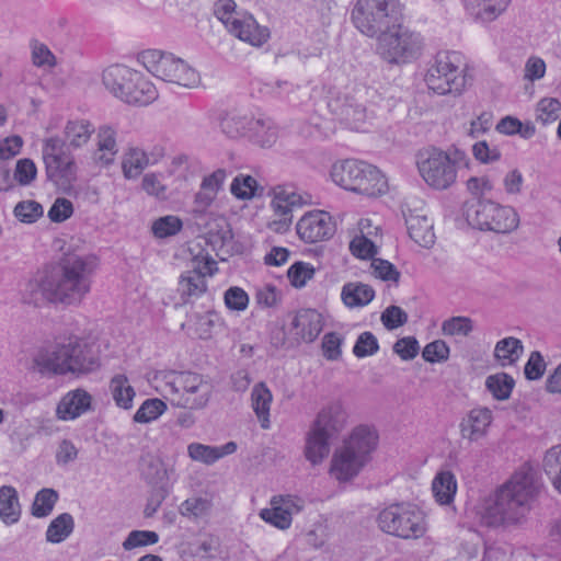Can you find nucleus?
<instances>
[{
    "instance_id": "5",
    "label": "nucleus",
    "mask_w": 561,
    "mask_h": 561,
    "mask_svg": "<svg viewBox=\"0 0 561 561\" xmlns=\"http://www.w3.org/2000/svg\"><path fill=\"white\" fill-rule=\"evenodd\" d=\"M377 443L376 431L366 425L355 427L343 445L334 451L331 474L339 481L355 478L370 460V454L376 449Z\"/></svg>"
},
{
    "instance_id": "64",
    "label": "nucleus",
    "mask_w": 561,
    "mask_h": 561,
    "mask_svg": "<svg viewBox=\"0 0 561 561\" xmlns=\"http://www.w3.org/2000/svg\"><path fill=\"white\" fill-rule=\"evenodd\" d=\"M370 266L376 277L382 280H399L400 273L389 261L382 259H373Z\"/></svg>"
},
{
    "instance_id": "30",
    "label": "nucleus",
    "mask_w": 561,
    "mask_h": 561,
    "mask_svg": "<svg viewBox=\"0 0 561 561\" xmlns=\"http://www.w3.org/2000/svg\"><path fill=\"white\" fill-rule=\"evenodd\" d=\"M331 438V436L320 431H317L314 427L311 426L306 439V459L310 461L313 466L321 463L330 453Z\"/></svg>"
},
{
    "instance_id": "22",
    "label": "nucleus",
    "mask_w": 561,
    "mask_h": 561,
    "mask_svg": "<svg viewBox=\"0 0 561 561\" xmlns=\"http://www.w3.org/2000/svg\"><path fill=\"white\" fill-rule=\"evenodd\" d=\"M323 328L321 314L313 309H304L296 313L291 321V331L304 342H313Z\"/></svg>"
},
{
    "instance_id": "25",
    "label": "nucleus",
    "mask_w": 561,
    "mask_h": 561,
    "mask_svg": "<svg viewBox=\"0 0 561 561\" xmlns=\"http://www.w3.org/2000/svg\"><path fill=\"white\" fill-rule=\"evenodd\" d=\"M359 233L356 234L350 242L351 253L363 260L374 259L377 254V247L370 239L373 234H377L379 227H371L370 219H360L358 222Z\"/></svg>"
},
{
    "instance_id": "7",
    "label": "nucleus",
    "mask_w": 561,
    "mask_h": 561,
    "mask_svg": "<svg viewBox=\"0 0 561 561\" xmlns=\"http://www.w3.org/2000/svg\"><path fill=\"white\" fill-rule=\"evenodd\" d=\"M107 92L121 102L135 106H147L158 99V90L149 79L119 64L107 67Z\"/></svg>"
},
{
    "instance_id": "9",
    "label": "nucleus",
    "mask_w": 561,
    "mask_h": 561,
    "mask_svg": "<svg viewBox=\"0 0 561 561\" xmlns=\"http://www.w3.org/2000/svg\"><path fill=\"white\" fill-rule=\"evenodd\" d=\"M377 525L381 531L400 539H419L427 531L425 514L415 504L394 503L379 512Z\"/></svg>"
},
{
    "instance_id": "33",
    "label": "nucleus",
    "mask_w": 561,
    "mask_h": 561,
    "mask_svg": "<svg viewBox=\"0 0 561 561\" xmlns=\"http://www.w3.org/2000/svg\"><path fill=\"white\" fill-rule=\"evenodd\" d=\"M375 297V290L370 285L359 282L346 283L342 287L341 298L350 308L364 307Z\"/></svg>"
},
{
    "instance_id": "45",
    "label": "nucleus",
    "mask_w": 561,
    "mask_h": 561,
    "mask_svg": "<svg viewBox=\"0 0 561 561\" xmlns=\"http://www.w3.org/2000/svg\"><path fill=\"white\" fill-rule=\"evenodd\" d=\"M58 500V493L53 489H42L35 495L33 505H32V514L35 517H46L48 516L56 502Z\"/></svg>"
},
{
    "instance_id": "17",
    "label": "nucleus",
    "mask_w": 561,
    "mask_h": 561,
    "mask_svg": "<svg viewBox=\"0 0 561 561\" xmlns=\"http://www.w3.org/2000/svg\"><path fill=\"white\" fill-rule=\"evenodd\" d=\"M327 105L332 115L352 128H359V124L366 119L365 106L358 102L348 88L344 90L330 89Z\"/></svg>"
},
{
    "instance_id": "6",
    "label": "nucleus",
    "mask_w": 561,
    "mask_h": 561,
    "mask_svg": "<svg viewBox=\"0 0 561 561\" xmlns=\"http://www.w3.org/2000/svg\"><path fill=\"white\" fill-rule=\"evenodd\" d=\"M331 178L336 185L368 197L381 196L388 191V182L381 171L356 159L335 162Z\"/></svg>"
},
{
    "instance_id": "38",
    "label": "nucleus",
    "mask_w": 561,
    "mask_h": 561,
    "mask_svg": "<svg viewBox=\"0 0 561 561\" xmlns=\"http://www.w3.org/2000/svg\"><path fill=\"white\" fill-rule=\"evenodd\" d=\"M511 0H466L468 7L477 9L476 15L483 22L494 21L502 14Z\"/></svg>"
},
{
    "instance_id": "36",
    "label": "nucleus",
    "mask_w": 561,
    "mask_h": 561,
    "mask_svg": "<svg viewBox=\"0 0 561 561\" xmlns=\"http://www.w3.org/2000/svg\"><path fill=\"white\" fill-rule=\"evenodd\" d=\"M147 167L148 158L141 148H130L123 157L122 169L127 180L137 179Z\"/></svg>"
},
{
    "instance_id": "54",
    "label": "nucleus",
    "mask_w": 561,
    "mask_h": 561,
    "mask_svg": "<svg viewBox=\"0 0 561 561\" xmlns=\"http://www.w3.org/2000/svg\"><path fill=\"white\" fill-rule=\"evenodd\" d=\"M472 330V320L467 317H453L442 324V331L445 335L468 336Z\"/></svg>"
},
{
    "instance_id": "43",
    "label": "nucleus",
    "mask_w": 561,
    "mask_h": 561,
    "mask_svg": "<svg viewBox=\"0 0 561 561\" xmlns=\"http://www.w3.org/2000/svg\"><path fill=\"white\" fill-rule=\"evenodd\" d=\"M542 467L553 488L561 494V447L554 446L546 453Z\"/></svg>"
},
{
    "instance_id": "15",
    "label": "nucleus",
    "mask_w": 561,
    "mask_h": 561,
    "mask_svg": "<svg viewBox=\"0 0 561 561\" xmlns=\"http://www.w3.org/2000/svg\"><path fill=\"white\" fill-rule=\"evenodd\" d=\"M221 130L230 138L247 136L261 147H271L277 139V128L270 118H254L239 112L228 113L220 123Z\"/></svg>"
},
{
    "instance_id": "26",
    "label": "nucleus",
    "mask_w": 561,
    "mask_h": 561,
    "mask_svg": "<svg viewBox=\"0 0 561 561\" xmlns=\"http://www.w3.org/2000/svg\"><path fill=\"white\" fill-rule=\"evenodd\" d=\"M237 448L238 446L234 442H228L221 446L191 443L187 446V455L194 461L202 462L206 466H211L219 459L236 453Z\"/></svg>"
},
{
    "instance_id": "14",
    "label": "nucleus",
    "mask_w": 561,
    "mask_h": 561,
    "mask_svg": "<svg viewBox=\"0 0 561 561\" xmlns=\"http://www.w3.org/2000/svg\"><path fill=\"white\" fill-rule=\"evenodd\" d=\"M377 49L389 64H408L422 55L424 38L420 33L398 25L380 34Z\"/></svg>"
},
{
    "instance_id": "46",
    "label": "nucleus",
    "mask_w": 561,
    "mask_h": 561,
    "mask_svg": "<svg viewBox=\"0 0 561 561\" xmlns=\"http://www.w3.org/2000/svg\"><path fill=\"white\" fill-rule=\"evenodd\" d=\"M183 227L182 220L178 216L168 215L156 219L152 222L151 231L158 239H164L175 236Z\"/></svg>"
},
{
    "instance_id": "13",
    "label": "nucleus",
    "mask_w": 561,
    "mask_h": 561,
    "mask_svg": "<svg viewBox=\"0 0 561 561\" xmlns=\"http://www.w3.org/2000/svg\"><path fill=\"white\" fill-rule=\"evenodd\" d=\"M465 215L473 228L496 233H510L519 225V216L513 207L502 206L492 201L467 203Z\"/></svg>"
},
{
    "instance_id": "11",
    "label": "nucleus",
    "mask_w": 561,
    "mask_h": 561,
    "mask_svg": "<svg viewBox=\"0 0 561 561\" xmlns=\"http://www.w3.org/2000/svg\"><path fill=\"white\" fill-rule=\"evenodd\" d=\"M139 60L150 73L165 82L185 88H193L199 82L198 72L173 54L147 49L139 54Z\"/></svg>"
},
{
    "instance_id": "20",
    "label": "nucleus",
    "mask_w": 561,
    "mask_h": 561,
    "mask_svg": "<svg viewBox=\"0 0 561 561\" xmlns=\"http://www.w3.org/2000/svg\"><path fill=\"white\" fill-rule=\"evenodd\" d=\"M347 422V413L341 401H333L323 407L316 420L312 427L331 437L336 436L344 430Z\"/></svg>"
},
{
    "instance_id": "55",
    "label": "nucleus",
    "mask_w": 561,
    "mask_h": 561,
    "mask_svg": "<svg viewBox=\"0 0 561 561\" xmlns=\"http://www.w3.org/2000/svg\"><path fill=\"white\" fill-rule=\"evenodd\" d=\"M141 188L149 196L161 201H165L168 198V187L162 183L160 174L158 173H146L141 180Z\"/></svg>"
},
{
    "instance_id": "3",
    "label": "nucleus",
    "mask_w": 561,
    "mask_h": 561,
    "mask_svg": "<svg viewBox=\"0 0 561 561\" xmlns=\"http://www.w3.org/2000/svg\"><path fill=\"white\" fill-rule=\"evenodd\" d=\"M151 385L173 407L190 411L205 409L214 389L206 376L193 371L159 370Z\"/></svg>"
},
{
    "instance_id": "56",
    "label": "nucleus",
    "mask_w": 561,
    "mask_h": 561,
    "mask_svg": "<svg viewBox=\"0 0 561 561\" xmlns=\"http://www.w3.org/2000/svg\"><path fill=\"white\" fill-rule=\"evenodd\" d=\"M159 541V535L152 530H133L129 533L123 547L125 550H131L138 547L154 545Z\"/></svg>"
},
{
    "instance_id": "21",
    "label": "nucleus",
    "mask_w": 561,
    "mask_h": 561,
    "mask_svg": "<svg viewBox=\"0 0 561 561\" xmlns=\"http://www.w3.org/2000/svg\"><path fill=\"white\" fill-rule=\"evenodd\" d=\"M230 34L253 46H261L270 37L268 30L261 27L255 19L249 14H240L226 27Z\"/></svg>"
},
{
    "instance_id": "39",
    "label": "nucleus",
    "mask_w": 561,
    "mask_h": 561,
    "mask_svg": "<svg viewBox=\"0 0 561 561\" xmlns=\"http://www.w3.org/2000/svg\"><path fill=\"white\" fill-rule=\"evenodd\" d=\"M514 387V378L506 373H496L485 379V388L497 401L510 399Z\"/></svg>"
},
{
    "instance_id": "18",
    "label": "nucleus",
    "mask_w": 561,
    "mask_h": 561,
    "mask_svg": "<svg viewBox=\"0 0 561 561\" xmlns=\"http://www.w3.org/2000/svg\"><path fill=\"white\" fill-rule=\"evenodd\" d=\"M297 233L307 243L330 239L335 231L332 217L323 210H313L304 215L296 226Z\"/></svg>"
},
{
    "instance_id": "42",
    "label": "nucleus",
    "mask_w": 561,
    "mask_h": 561,
    "mask_svg": "<svg viewBox=\"0 0 561 561\" xmlns=\"http://www.w3.org/2000/svg\"><path fill=\"white\" fill-rule=\"evenodd\" d=\"M93 126L84 119L69 121L65 127V138L72 147H81L93 134Z\"/></svg>"
},
{
    "instance_id": "23",
    "label": "nucleus",
    "mask_w": 561,
    "mask_h": 561,
    "mask_svg": "<svg viewBox=\"0 0 561 561\" xmlns=\"http://www.w3.org/2000/svg\"><path fill=\"white\" fill-rule=\"evenodd\" d=\"M227 173L224 169H217L205 176L201 183L199 191L195 194L194 205L199 213L206 211L215 202L219 191L226 181Z\"/></svg>"
},
{
    "instance_id": "35",
    "label": "nucleus",
    "mask_w": 561,
    "mask_h": 561,
    "mask_svg": "<svg viewBox=\"0 0 561 561\" xmlns=\"http://www.w3.org/2000/svg\"><path fill=\"white\" fill-rule=\"evenodd\" d=\"M110 388L113 400L118 408L124 410L133 408V401L136 392L125 375L114 376L111 380Z\"/></svg>"
},
{
    "instance_id": "8",
    "label": "nucleus",
    "mask_w": 561,
    "mask_h": 561,
    "mask_svg": "<svg viewBox=\"0 0 561 561\" xmlns=\"http://www.w3.org/2000/svg\"><path fill=\"white\" fill-rule=\"evenodd\" d=\"M467 165L466 153L458 149L451 152L433 149L417 160L421 178L436 191L450 188L457 182L459 169Z\"/></svg>"
},
{
    "instance_id": "1",
    "label": "nucleus",
    "mask_w": 561,
    "mask_h": 561,
    "mask_svg": "<svg viewBox=\"0 0 561 561\" xmlns=\"http://www.w3.org/2000/svg\"><path fill=\"white\" fill-rule=\"evenodd\" d=\"M95 255L66 254L57 266L44 271L27 284L25 301L36 307L46 302L71 304L90 290V277L99 267Z\"/></svg>"
},
{
    "instance_id": "57",
    "label": "nucleus",
    "mask_w": 561,
    "mask_h": 561,
    "mask_svg": "<svg viewBox=\"0 0 561 561\" xmlns=\"http://www.w3.org/2000/svg\"><path fill=\"white\" fill-rule=\"evenodd\" d=\"M379 350L377 337L369 331L363 332L358 335L357 341L353 347V353L358 358H364L376 354Z\"/></svg>"
},
{
    "instance_id": "47",
    "label": "nucleus",
    "mask_w": 561,
    "mask_h": 561,
    "mask_svg": "<svg viewBox=\"0 0 561 561\" xmlns=\"http://www.w3.org/2000/svg\"><path fill=\"white\" fill-rule=\"evenodd\" d=\"M168 173L180 182H187L194 174V160L187 154L173 157Z\"/></svg>"
},
{
    "instance_id": "16",
    "label": "nucleus",
    "mask_w": 561,
    "mask_h": 561,
    "mask_svg": "<svg viewBox=\"0 0 561 561\" xmlns=\"http://www.w3.org/2000/svg\"><path fill=\"white\" fill-rule=\"evenodd\" d=\"M42 152L47 178L58 186H70L77 179V164L65 141L57 136L46 138Z\"/></svg>"
},
{
    "instance_id": "53",
    "label": "nucleus",
    "mask_w": 561,
    "mask_h": 561,
    "mask_svg": "<svg viewBox=\"0 0 561 561\" xmlns=\"http://www.w3.org/2000/svg\"><path fill=\"white\" fill-rule=\"evenodd\" d=\"M314 272L310 263L296 262L288 268L287 276L294 287L301 288L314 276Z\"/></svg>"
},
{
    "instance_id": "60",
    "label": "nucleus",
    "mask_w": 561,
    "mask_h": 561,
    "mask_svg": "<svg viewBox=\"0 0 561 561\" xmlns=\"http://www.w3.org/2000/svg\"><path fill=\"white\" fill-rule=\"evenodd\" d=\"M380 320L387 330H394L408 322V313L402 308L392 305L382 311Z\"/></svg>"
},
{
    "instance_id": "4",
    "label": "nucleus",
    "mask_w": 561,
    "mask_h": 561,
    "mask_svg": "<svg viewBox=\"0 0 561 561\" xmlns=\"http://www.w3.org/2000/svg\"><path fill=\"white\" fill-rule=\"evenodd\" d=\"M35 364L42 374L81 375L100 367L99 350L94 344L78 339L68 345H58L53 351H41Z\"/></svg>"
},
{
    "instance_id": "28",
    "label": "nucleus",
    "mask_w": 561,
    "mask_h": 561,
    "mask_svg": "<svg viewBox=\"0 0 561 561\" xmlns=\"http://www.w3.org/2000/svg\"><path fill=\"white\" fill-rule=\"evenodd\" d=\"M310 203L311 196L309 194H302L295 191H283L276 195V198L273 201V206L276 214L280 217L279 221L284 226H288L293 218V207H300Z\"/></svg>"
},
{
    "instance_id": "61",
    "label": "nucleus",
    "mask_w": 561,
    "mask_h": 561,
    "mask_svg": "<svg viewBox=\"0 0 561 561\" xmlns=\"http://www.w3.org/2000/svg\"><path fill=\"white\" fill-rule=\"evenodd\" d=\"M422 356L428 363L445 362L449 357V347L444 341L436 340L424 347Z\"/></svg>"
},
{
    "instance_id": "51",
    "label": "nucleus",
    "mask_w": 561,
    "mask_h": 561,
    "mask_svg": "<svg viewBox=\"0 0 561 561\" xmlns=\"http://www.w3.org/2000/svg\"><path fill=\"white\" fill-rule=\"evenodd\" d=\"M256 188V180L251 175L243 174L237 175L230 185L231 194L239 199L252 198L255 195Z\"/></svg>"
},
{
    "instance_id": "59",
    "label": "nucleus",
    "mask_w": 561,
    "mask_h": 561,
    "mask_svg": "<svg viewBox=\"0 0 561 561\" xmlns=\"http://www.w3.org/2000/svg\"><path fill=\"white\" fill-rule=\"evenodd\" d=\"M73 210L71 201L65 197H58L48 209L47 216L51 222L60 224L69 219Z\"/></svg>"
},
{
    "instance_id": "32",
    "label": "nucleus",
    "mask_w": 561,
    "mask_h": 561,
    "mask_svg": "<svg viewBox=\"0 0 561 561\" xmlns=\"http://www.w3.org/2000/svg\"><path fill=\"white\" fill-rule=\"evenodd\" d=\"M523 353V342L514 336H507L497 341L494 347V358L502 367L515 365Z\"/></svg>"
},
{
    "instance_id": "49",
    "label": "nucleus",
    "mask_w": 561,
    "mask_h": 561,
    "mask_svg": "<svg viewBox=\"0 0 561 561\" xmlns=\"http://www.w3.org/2000/svg\"><path fill=\"white\" fill-rule=\"evenodd\" d=\"M220 324V318L216 312L198 313L194 316V332L199 339H209L214 329Z\"/></svg>"
},
{
    "instance_id": "50",
    "label": "nucleus",
    "mask_w": 561,
    "mask_h": 561,
    "mask_svg": "<svg viewBox=\"0 0 561 561\" xmlns=\"http://www.w3.org/2000/svg\"><path fill=\"white\" fill-rule=\"evenodd\" d=\"M43 214V206L35 201H22L14 207V216L25 224L36 222Z\"/></svg>"
},
{
    "instance_id": "34",
    "label": "nucleus",
    "mask_w": 561,
    "mask_h": 561,
    "mask_svg": "<svg viewBox=\"0 0 561 561\" xmlns=\"http://www.w3.org/2000/svg\"><path fill=\"white\" fill-rule=\"evenodd\" d=\"M21 516L18 492L13 486L3 485L0 488V517L3 523L11 525L16 523Z\"/></svg>"
},
{
    "instance_id": "52",
    "label": "nucleus",
    "mask_w": 561,
    "mask_h": 561,
    "mask_svg": "<svg viewBox=\"0 0 561 561\" xmlns=\"http://www.w3.org/2000/svg\"><path fill=\"white\" fill-rule=\"evenodd\" d=\"M561 103L554 98H545L537 105V121L542 125L557 121L560 116Z\"/></svg>"
},
{
    "instance_id": "19",
    "label": "nucleus",
    "mask_w": 561,
    "mask_h": 561,
    "mask_svg": "<svg viewBox=\"0 0 561 561\" xmlns=\"http://www.w3.org/2000/svg\"><path fill=\"white\" fill-rule=\"evenodd\" d=\"M493 421V413L486 407H478L468 412L459 424L460 435L469 442L484 438Z\"/></svg>"
},
{
    "instance_id": "48",
    "label": "nucleus",
    "mask_w": 561,
    "mask_h": 561,
    "mask_svg": "<svg viewBox=\"0 0 561 561\" xmlns=\"http://www.w3.org/2000/svg\"><path fill=\"white\" fill-rule=\"evenodd\" d=\"M260 517L264 522L282 530L288 529L293 522L289 513L286 510H283L280 505L276 504H271L270 508L261 510Z\"/></svg>"
},
{
    "instance_id": "44",
    "label": "nucleus",
    "mask_w": 561,
    "mask_h": 561,
    "mask_svg": "<svg viewBox=\"0 0 561 561\" xmlns=\"http://www.w3.org/2000/svg\"><path fill=\"white\" fill-rule=\"evenodd\" d=\"M168 407L164 401L158 398L145 400L133 416L135 423L147 424L161 416Z\"/></svg>"
},
{
    "instance_id": "12",
    "label": "nucleus",
    "mask_w": 561,
    "mask_h": 561,
    "mask_svg": "<svg viewBox=\"0 0 561 561\" xmlns=\"http://www.w3.org/2000/svg\"><path fill=\"white\" fill-rule=\"evenodd\" d=\"M399 15L398 0H357L352 10L355 27L370 37L389 30Z\"/></svg>"
},
{
    "instance_id": "2",
    "label": "nucleus",
    "mask_w": 561,
    "mask_h": 561,
    "mask_svg": "<svg viewBox=\"0 0 561 561\" xmlns=\"http://www.w3.org/2000/svg\"><path fill=\"white\" fill-rule=\"evenodd\" d=\"M537 471L524 463L494 494L484 512L490 526H514L522 524L533 507L540 491Z\"/></svg>"
},
{
    "instance_id": "24",
    "label": "nucleus",
    "mask_w": 561,
    "mask_h": 561,
    "mask_svg": "<svg viewBox=\"0 0 561 561\" xmlns=\"http://www.w3.org/2000/svg\"><path fill=\"white\" fill-rule=\"evenodd\" d=\"M90 405V394L84 390L76 389L67 392L61 398L57 405L56 414L57 417L62 421L75 420L88 411Z\"/></svg>"
},
{
    "instance_id": "31",
    "label": "nucleus",
    "mask_w": 561,
    "mask_h": 561,
    "mask_svg": "<svg viewBox=\"0 0 561 561\" xmlns=\"http://www.w3.org/2000/svg\"><path fill=\"white\" fill-rule=\"evenodd\" d=\"M273 400L271 390L264 382L256 383L251 392V407L262 428L270 427V409Z\"/></svg>"
},
{
    "instance_id": "40",
    "label": "nucleus",
    "mask_w": 561,
    "mask_h": 561,
    "mask_svg": "<svg viewBox=\"0 0 561 561\" xmlns=\"http://www.w3.org/2000/svg\"><path fill=\"white\" fill-rule=\"evenodd\" d=\"M141 477L151 485H159L167 479L163 462L156 456L145 455L140 459Z\"/></svg>"
},
{
    "instance_id": "27",
    "label": "nucleus",
    "mask_w": 561,
    "mask_h": 561,
    "mask_svg": "<svg viewBox=\"0 0 561 561\" xmlns=\"http://www.w3.org/2000/svg\"><path fill=\"white\" fill-rule=\"evenodd\" d=\"M206 289L205 275L201 271H186L180 276L178 294L183 305L199 298Z\"/></svg>"
},
{
    "instance_id": "37",
    "label": "nucleus",
    "mask_w": 561,
    "mask_h": 561,
    "mask_svg": "<svg viewBox=\"0 0 561 561\" xmlns=\"http://www.w3.org/2000/svg\"><path fill=\"white\" fill-rule=\"evenodd\" d=\"M432 489L440 504H449L457 491V481L450 471L439 472L433 480Z\"/></svg>"
},
{
    "instance_id": "10",
    "label": "nucleus",
    "mask_w": 561,
    "mask_h": 561,
    "mask_svg": "<svg viewBox=\"0 0 561 561\" xmlns=\"http://www.w3.org/2000/svg\"><path fill=\"white\" fill-rule=\"evenodd\" d=\"M425 82L433 92L460 95L467 84L466 64L458 51H439L427 70Z\"/></svg>"
},
{
    "instance_id": "41",
    "label": "nucleus",
    "mask_w": 561,
    "mask_h": 561,
    "mask_svg": "<svg viewBox=\"0 0 561 561\" xmlns=\"http://www.w3.org/2000/svg\"><path fill=\"white\" fill-rule=\"evenodd\" d=\"M73 528L75 522L72 516L68 513H62L50 522L46 530V539L49 542L59 543L70 536Z\"/></svg>"
},
{
    "instance_id": "29",
    "label": "nucleus",
    "mask_w": 561,
    "mask_h": 561,
    "mask_svg": "<svg viewBox=\"0 0 561 561\" xmlns=\"http://www.w3.org/2000/svg\"><path fill=\"white\" fill-rule=\"evenodd\" d=\"M410 238L423 248H430L435 242L433 222L424 215L410 214L405 218Z\"/></svg>"
},
{
    "instance_id": "63",
    "label": "nucleus",
    "mask_w": 561,
    "mask_h": 561,
    "mask_svg": "<svg viewBox=\"0 0 561 561\" xmlns=\"http://www.w3.org/2000/svg\"><path fill=\"white\" fill-rule=\"evenodd\" d=\"M546 370V363L540 352L534 351L524 367L525 377L528 380H538Z\"/></svg>"
},
{
    "instance_id": "62",
    "label": "nucleus",
    "mask_w": 561,
    "mask_h": 561,
    "mask_svg": "<svg viewBox=\"0 0 561 561\" xmlns=\"http://www.w3.org/2000/svg\"><path fill=\"white\" fill-rule=\"evenodd\" d=\"M392 350L402 360H411L419 354L420 344L414 336H405L399 339Z\"/></svg>"
},
{
    "instance_id": "58",
    "label": "nucleus",
    "mask_w": 561,
    "mask_h": 561,
    "mask_svg": "<svg viewBox=\"0 0 561 561\" xmlns=\"http://www.w3.org/2000/svg\"><path fill=\"white\" fill-rule=\"evenodd\" d=\"M36 175L37 168L33 160L28 158L18 160L13 178L20 185H30L36 179Z\"/></svg>"
}]
</instances>
